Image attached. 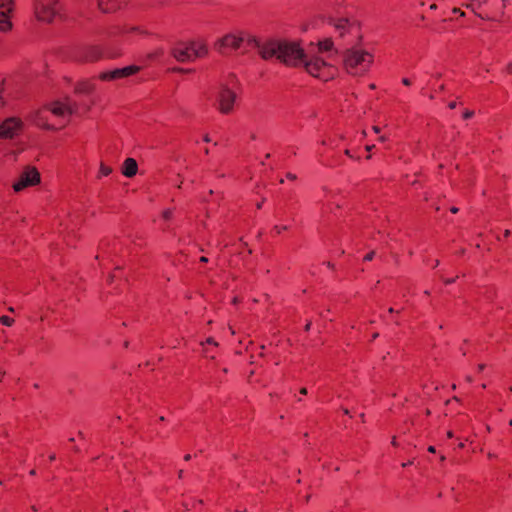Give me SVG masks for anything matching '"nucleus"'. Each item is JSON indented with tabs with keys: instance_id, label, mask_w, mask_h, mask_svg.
I'll use <instances>...</instances> for the list:
<instances>
[{
	"instance_id": "nucleus-1",
	"label": "nucleus",
	"mask_w": 512,
	"mask_h": 512,
	"mask_svg": "<svg viewBox=\"0 0 512 512\" xmlns=\"http://www.w3.org/2000/svg\"><path fill=\"white\" fill-rule=\"evenodd\" d=\"M77 105L69 99L56 100L29 113L27 119L42 130L56 131L68 125Z\"/></svg>"
},
{
	"instance_id": "nucleus-2",
	"label": "nucleus",
	"mask_w": 512,
	"mask_h": 512,
	"mask_svg": "<svg viewBox=\"0 0 512 512\" xmlns=\"http://www.w3.org/2000/svg\"><path fill=\"white\" fill-rule=\"evenodd\" d=\"M375 62L373 50L361 45L347 48L342 53L343 70L352 77H364L372 69Z\"/></svg>"
},
{
	"instance_id": "nucleus-3",
	"label": "nucleus",
	"mask_w": 512,
	"mask_h": 512,
	"mask_svg": "<svg viewBox=\"0 0 512 512\" xmlns=\"http://www.w3.org/2000/svg\"><path fill=\"white\" fill-rule=\"evenodd\" d=\"M208 45L203 39H195L177 44L173 50V57L179 62H193L208 55Z\"/></svg>"
},
{
	"instance_id": "nucleus-4",
	"label": "nucleus",
	"mask_w": 512,
	"mask_h": 512,
	"mask_svg": "<svg viewBox=\"0 0 512 512\" xmlns=\"http://www.w3.org/2000/svg\"><path fill=\"white\" fill-rule=\"evenodd\" d=\"M302 66L312 77L329 81L337 74V68L319 55L306 54Z\"/></svg>"
},
{
	"instance_id": "nucleus-5",
	"label": "nucleus",
	"mask_w": 512,
	"mask_h": 512,
	"mask_svg": "<svg viewBox=\"0 0 512 512\" xmlns=\"http://www.w3.org/2000/svg\"><path fill=\"white\" fill-rule=\"evenodd\" d=\"M465 7L476 12L482 19L495 21L504 15L506 4L505 0H471Z\"/></svg>"
},
{
	"instance_id": "nucleus-6",
	"label": "nucleus",
	"mask_w": 512,
	"mask_h": 512,
	"mask_svg": "<svg viewBox=\"0 0 512 512\" xmlns=\"http://www.w3.org/2000/svg\"><path fill=\"white\" fill-rule=\"evenodd\" d=\"M251 36L243 30H234L224 34L214 43L215 49L222 53H229L240 49L245 42L249 43Z\"/></svg>"
},
{
	"instance_id": "nucleus-7",
	"label": "nucleus",
	"mask_w": 512,
	"mask_h": 512,
	"mask_svg": "<svg viewBox=\"0 0 512 512\" xmlns=\"http://www.w3.org/2000/svg\"><path fill=\"white\" fill-rule=\"evenodd\" d=\"M279 49V61L292 67L302 66L306 54L299 43L280 41Z\"/></svg>"
},
{
	"instance_id": "nucleus-8",
	"label": "nucleus",
	"mask_w": 512,
	"mask_h": 512,
	"mask_svg": "<svg viewBox=\"0 0 512 512\" xmlns=\"http://www.w3.org/2000/svg\"><path fill=\"white\" fill-rule=\"evenodd\" d=\"M41 183V174L35 166L27 165L20 172L12 184L15 193H20L28 188L35 187Z\"/></svg>"
},
{
	"instance_id": "nucleus-9",
	"label": "nucleus",
	"mask_w": 512,
	"mask_h": 512,
	"mask_svg": "<svg viewBox=\"0 0 512 512\" xmlns=\"http://www.w3.org/2000/svg\"><path fill=\"white\" fill-rule=\"evenodd\" d=\"M59 11V0H35L34 12L39 21L51 23Z\"/></svg>"
},
{
	"instance_id": "nucleus-10",
	"label": "nucleus",
	"mask_w": 512,
	"mask_h": 512,
	"mask_svg": "<svg viewBox=\"0 0 512 512\" xmlns=\"http://www.w3.org/2000/svg\"><path fill=\"white\" fill-rule=\"evenodd\" d=\"M24 129V122L19 117H9L0 122V139H12Z\"/></svg>"
},
{
	"instance_id": "nucleus-11",
	"label": "nucleus",
	"mask_w": 512,
	"mask_h": 512,
	"mask_svg": "<svg viewBox=\"0 0 512 512\" xmlns=\"http://www.w3.org/2000/svg\"><path fill=\"white\" fill-rule=\"evenodd\" d=\"M236 94L229 88H222L217 98V109L221 114H231L234 110Z\"/></svg>"
},
{
	"instance_id": "nucleus-12",
	"label": "nucleus",
	"mask_w": 512,
	"mask_h": 512,
	"mask_svg": "<svg viewBox=\"0 0 512 512\" xmlns=\"http://www.w3.org/2000/svg\"><path fill=\"white\" fill-rule=\"evenodd\" d=\"M14 0H0V31L8 32L12 29V17L14 13Z\"/></svg>"
},
{
	"instance_id": "nucleus-13",
	"label": "nucleus",
	"mask_w": 512,
	"mask_h": 512,
	"mask_svg": "<svg viewBox=\"0 0 512 512\" xmlns=\"http://www.w3.org/2000/svg\"><path fill=\"white\" fill-rule=\"evenodd\" d=\"M139 67L135 65L126 66L124 68L114 69L112 71L102 72L98 78L102 81H113L136 74Z\"/></svg>"
},
{
	"instance_id": "nucleus-14",
	"label": "nucleus",
	"mask_w": 512,
	"mask_h": 512,
	"mask_svg": "<svg viewBox=\"0 0 512 512\" xmlns=\"http://www.w3.org/2000/svg\"><path fill=\"white\" fill-rule=\"evenodd\" d=\"M127 4V0H98V7L104 13L115 12Z\"/></svg>"
},
{
	"instance_id": "nucleus-15",
	"label": "nucleus",
	"mask_w": 512,
	"mask_h": 512,
	"mask_svg": "<svg viewBox=\"0 0 512 512\" xmlns=\"http://www.w3.org/2000/svg\"><path fill=\"white\" fill-rule=\"evenodd\" d=\"M278 48H280V42H271L267 43L260 49V55L263 59L268 60L271 58H277L279 59V51Z\"/></svg>"
},
{
	"instance_id": "nucleus-16",
	"label": "nucleus",
	"mask_w": 512,
	"mask_h": 512,
	"mask_svg": "<svg viewBox=\"0 0 512 512\" xmlns=\"http://www.w3.org/2000/svg\"><path fill=\"white\" fill-rule=\"evenodd\" d=\"M122 174L125 177L132 178L138 172V164L134 158H127L122 165Z\"/></svg>"
},
{
	"instance_id": "nucleus-17",
	"label": "nucleus",
	"mask_w": 512,
	"mask_h": 512,
	"mask_svg": "<svg viewBox=\"0 0 512 512\" xmlns=\"http://www.w3.org/2000/svg\"><path fill=\"white\" fill-rule=\"evenodd\" d=\"M102 56V51L98 46H90L84 50V55L81 57V60L87 62H94L100 59Z\"/></svg>"
},
{
	"instance_id": "nucleus-18",
	"label": "nucleus",
	"mask_w": 512,
	"mask_h": 512,
	"mask_svg": "<svg viewBox=\"0 0 512 512\" xmlns=\"http://www.w3.org/2000/svg\"><path fill=\"white\" fill-rule=\"evenodd\" d=\"M75 91L83 94H91L95 91V84L91 81H83L76 85Z\"/></svg>"
},
{
	"instance_id": "nucleus-19",
	"label": "nucleus",
	"mask_w": 512,
	"mask_h": 512,
	"mask_svg": "<svg viewBox=\"0 0 512 512\" xmlns=\"http://www.w3.org/2000/svg\"><path fill=\"white\" fill-rule=\"evenodd\" d=\"M333 46V41L330 38H326L318 42L317 49L319 53L328 52L332 50Z\"/></svg>"
},
{
	"instance_id": "nucleus-20",
	"label": "nucleus",
	"mask_w": 512,
	"mask_h": 512,
	"mask_svg": "<svg viewBox=\"0 0 512 512\" xmlns=\"http://www.w3.org/2000/svg\"><path fill=\"white\" fill-rule=\"evenodd\" d=\"M112 171L113 170L109 165L101 162L98 171V178L107 177L112 173Z\"/></svg>"
},
{
	"instance_id": "nucleus-21",
	"label": "nucleus",
	"mask_w": 512,
	"mask_h": 512,
	"mask_svg": "<svg viewBox=\"0 0 512 512\" xmlns=\"http://www.w3.org/2000/svg\"><path fill=\"white\" fill-rule=\"evenodd\" d=\"M0 323L4 326L10 327L13 325L14 319L9 316L3 315L0 317Z\"/></svg>"
},
{
	"instance_id": "nucleus-22",
	"label": "nucleus",
	"mask_w": 512,
	"mask_h": 512,
	"mask_svg": "<svg viewBox=\"0 0 512 512\" xmlns=\"http://www.w3.org/2000/svg\"><path fill=\"white\" fill-rule=\"evenodd\" d=\"M287 230H288V226L287 225H275L274 228H273V231L277 235H280V234H282L283 232H285Z\"/></svg>"
},
{
	"instance_id": "nucleus-23",
	"label": "nucleus",
	"mask_w": 512,
	"mask_h": 512,
	"mask_svg": "<svg viewBox=\"0 0 512 512\" xmlns=\"http://www.w3.org/2000/svg\"><path fill=\"white\" fill-rule=\"evenodd\" d=\"M3 84H0V107H4L6 105V101L2 96Z\"/></svg>"
},
{
	"instance_id": "nucleus-24",
	"label": "nucleus",
	"mask_w": 512,
	"mask_h": 512,
	"mask_svg": "<svg viewBox=\"0 0 512 512\" xmlns=\"http://www.w3.org/2000/svg\"><path fill=\"white\" fill-rule=\"evenodd\" d=\"M452 13H455L456 15H459L460 17H464L465 16V12L462 11L460 8H457V7H454L452 9Z\"/></svg>"
},
{
	"instance_id": "nucleus-25",
	"label": "nucleus",
	"mask_w": 512,
	"mask_h": 512,
	"mask_svg": "<svg viewBox=\"0 0 512 512\" xmlns=\"http://www.w3.org/2000/svg\"><path fill=\"white\" fill-rule=\"evenodd\" d=\"M203 352H204L205 357H209L211 359L215 358V355L213 353H211V350H209L208 348H205L203 350Z\"/></svg>"
},
{
	"instance_id": "nucleus-26",
	"label": "nucleus",
	"mask_w": 512,
	"mask_h": 512,
	"mask_svg": "<svg viewBox=\"0 0 512 512\" xmlns=\"http://www.w3.org/2000/svg\"><path fill=\"white\" fill-rule=\"evenodd\" d=\"M374 251H371L369 253H367L365 256H364V261H371L374 257Z\"/></svg>"
},
{
	"instance_id": "nucleus-27",
	"label": "nucleus",
	"mask_w": 512,
	"mask_h": 512,
	"mask_svg": "<svg viewBox=\"0 0 512 512\" xmlns=\"http://www.w3.org/2000/svg\"><path fill=\"white\" fill-rule=\"evenodd\" d=\"M205 343L209 344V345H213L215 347L218 346V343L213 338H208Z\"/></svg>"
},
{
	"instance_id": "nucleus-28",
	"label": "nucleus",
	"mask_w": 512,
	"mask_h": 512,
	"mask_svg": "<svg viewBox=\"0 0 512 512\" xmlns=\"http://www.w3.org/2000/svg\"><path fill=\"white\" fill-rule=\"evenodd\" d=\"M157 2V4H159L160 6H165L169 3L170 0H155Z\"/></svg>"
},
{
	"instance_id": "nucleus-29",
	"label": "nucleus",
	"mask_w": 512,
	"mask_h": 512,
	"mask_svg": "<svg viewBox=\"0 0 512 512\" xmlns=\"http://www.w3.org/2000/svg\"><path fill=\"white\" fill-rule=\"evenodd\" d=\"M472 115H473V112H472V111H466V112L463 114V117H464L465 119H468V118L472 117Z\"/></svg>"
},
{
	"instance_id": "nucleus-30",
	"label": "nucleus",
	"mask_w": 512,
	"mask_h": 512,
	"mask_svg": "<svg viewBox=\"0 0 512 512\" xmlns=\"http://www.w3.org/2000/svg\"><path fill=\"white\" fill-rule=\"evenodd\" d=\"M402 83H403L405 86H410V85H411V81H410V79H408V78H403V79H402Z\"/></svg>"
},
{
	"instance_id": "nucleus-31",
	"label": "nucleus",
	"mask_w": 512,
	"mask_h": 512,
	"mask_svg": "<svg viewBox=\"0 0 512 512\" xmlns=\"http://www.w3.org/2000/svg\"><path fill=\"white\" fill-rule=\"evenodd\" d=\"M344 154H345L346 156L350 157V158H353V155L351 154V152H350V150H349V149H346V150L344 151Z\"/></svg>"
},
{
	"instance_id": "nucleus-32",
	"label": "nucleus",
	"mask_w": 512,
	"mask_h": 512,
	"mask_svg": "<svg viewBox=\"0 0 512 512\" xmlns=\"http://www.w3.org/2000/svg\"><path fill=\"white\" fill-rule=\"evenodd\" d=\"M299 392H300L301 395H306L307 394V389L305 387H303V388L300 389Z\"/></svg>"
},
{
	"instance_id": "nucleus-33",
	"label": "nucleus",
	"mask_w": 512,
	"mask_h": 512,
	"mask_svg": "<svg viewBox=\"0 0 512 512\" xmlns=\"http://www.w3.org/2000/svg\"><path fill=\"white\" fill-rule=\"evenodd\" d=\"M170 216H171V212H170V211H165V212H164V217H165L166 219H169V218H170Z\"/></svg>"
},
{
	"instance_id": "nucleus-34",
	"label": "nucleus",
	"mask_w": 512,
	"mask_h": 512,
	"mask_svg": "<svg viewBox=\"0 0 512 512\" xmlns=\"http://www.w3.org/2000/svg\"><path fill=\"white\" fill-rule=\"evenodd\" d=\"M428 451H429L430 453H435V452H436V450H435V447H434V446H429V447H428Z\"/></svg>"
},
{
	"instance_id": "nucleus-35",
	"label": "nucleus",
	"mask_w": 512,
	"mask_h": 512,
	"mask_svg": "<svg viewBox=\"0 0 512 512\" xmlns=\"http://www.w3.org/2000/svg\"><path fill=\"white\" fill-rule=\"evenodd\" d=\"M450 211L453 213V214H456L458 212V208L457 207H451L450 208Z\"/></svg>"
},
{
	"instance_id": "nucleus-36",
	"label": "nucleus",
	"mask_w": 512,
	"mask_h": 512,
	"mask_svg": "<svg viewBox=\"0 0 512 512\" xmlns=\"http://www.w3.org/2000/svg\"><path fill=\"white\" fill-rule=\"evenodd\" d=\"M430 10H436L437 9V4L433 3L429 6Z\"/></svg>"
},
{
	"instance_id": "nucleus-37",
	"label": "nucleus",
	"mask_w": 512,
	"mask_h": 512,
	"mask_svg": "<svg viewBox=\"0 0 512 512\" xmlns=\"http://www.w3.org/2000/svg\"><path fill=\"white\" fill-rule=\"evenodd\" d=\"M372 129H373V131L375 133H379L380 132V128L378 126H373Z\"/></svg>"
},
{
	"instance_id": "nucleus-38",
	"label": "nucleus",
	"mask_w": 512,
	"mask_h": 512,
	"mask_svg": "<svg viewBox=\"0 0 512 512\" xmlns=\"http://www.w3.org/2000/svg\"><path fill=\"white\" fill-rule=\"evenodd\" d=\"M200 261H201V262H203V263H206V262H208V259H207V257L202 256V257L200 258Z\"/></svg>"
},
{
	"instance_id": "nucleus-39",
	"label": "nucleus",
	"mask_w": 512,
	"mask_h": 512,
	"mask_svg": "<svg viewBox=\"0 0 512 512\" xmlns=\"http://www.w3.org/2000/svg\"><path fill=\"white\" fill-rule=\"evenodd\" d=\"M365 148L367 151H371L374 148V145H367Z\"/></svg>"
},
{
	"instance_id": "nucleus-40",
	"label": "nucleus",
	"mask_w": 512,
	"mask_h": 512,
	"mask_svg": "<svg viewBox=\"0 0 512 512\" xmlns=\"http://www.w3.org/2000/svg\"><path fill=\"white\" fill-rule=\"evenodd\" d=\"M387 140V138L385 136H380L379 137V141L380 142H385Z\"/></svg>"
},
{
	"instance_id": "nucleus-41",
	"label": "nucleus",
	"mask_w": 512,
	"mask_h": 512,
	"mask_svg": "<svg viewBox=\"0 0 512 512\" xmlns=\"http://www.w3.org/2000/svg\"><path fill=\"white\" fill-rule=\"evenodd\" d=\"M447 437H448V438H452V437H453V432H452L451 430H449V431L447 432Z\"/></svg>"
},
{
	"instance_id": "nucleus-42",
	"label": "nucleus",
	"mask_w": 512,
	"mask_h": 512,
	"mask_svg": "<svg viewBox=\"0 0 512 512\" xmlns=\"http://www.w3.org/2000/svg\"><path fill=\"white\" fill-rule=\"evenodd\" d=\"M287 177L291 180H294L295 179V176L294 175H291V174H288Z\"/></svg>"
},
{
	"instance_id": "nucleus-43",
	"label": "nucleus",
	"mask_w": 512,
	"mask_h": 512,
	"mask_svg": "<svg viewBox=\"0 0 512 512\" xmlns=\"http://www.w3.org/2000/svg\"><path fill=\"white\" fill-rule=\"evenodd\" d=\"M410 464H412V462L403 463V464H402V466H403V467H406V466H409Z\"/></svg>"
},
{
	"instance_id": "nucleus-44",
	"label": "nucleus",
	"mask_w": 512,
	"mask_h": 512,
	"mask_svg": "<svg viewBox=\"0 0 512 512\" xmlns=\"http://www.w3.org/2000/svg\"><path fill=\"white\" fill-rule=\"evenodd\" d=\"M458 447H459L460 449L464 448V443H462V442H461V443H459Z\"/></svg>"
},
{
	"instance_id": "nucleus-45",
	"label": "nucleus",
	"mask_w": 512,
	"mask_h": 512,
	"mask_svg": "<svg viewBox=\"0 0 512 512\" xmlns=\"http://www.w3.org/2000/svg\"><path fill=\"white\" fill-rule=\"evenodd\" d=\"M445 459H446V458H445V456H444V455H442V456L440 457V461H441V462L445 461Z\"/></svg>"
},
{
	"instance_id": "nucleus-46",
	"label": "nucleus",
	"mask_w": 512,
	"mask_h": 512,
	"mask_svg": "<svg viewBox=\"0 0 512 512\" xmlns=\"http://www.w3.org/2000/svg\"><path fill=\"white\" fill-rule=\"evenodd\" d=\"M204 141L209 142V137H208V135H206V136L204 137Z\"/></svg>"
},
{
	"instance_id": "nucleus-47",
	"label": "nucleus",
	"mask_w": 512,
	"mask_h": 512,
	"mask_svg": "<svg viewBox=\"0 0 512 512\" xmlns=\"http://www.w3.org/2000/svg\"><path fill=\"white\" fill-rule=\"evenodd\" d=\"M449 107H450V108H454V107H455V103H450V104H449Z\"/></svg>"
},
{
	"instance_id": "nucleus-48",
	"label": "nucleus",
	"mask_w": 512,
	"mask_h": 512,
	"mask_svg": "<svg viewBox=\"0 0 512 512\" xmlns=\"http://www.w3.org/2000/svg\"><path fill=\"white\" fill-rule=\"evenodd\" d=\"M309 328H310V324H307V325L305 326V329H306V330H309Z\"/></svg>"
},
{
	"instance_id": "nucleus-49",
	"label": "nucleus",
	"mask_w": 512,
	"mask_h": 512,
	"mask_svg": "<svg viewBox=\"0 0 512 512\" xmlns=\"http://www.w3.org/2000/svg\"><path fill=\"white\" fill-rule=\"evenodd\" d=\"M392 444H393L394 446L396 445V440H395V438H393V440H392Z\"/></svg>"
},
{
	"instance_id": "nucleus-50",
	"label": "nucleus",
	"mask_w": 512,
	"mask_h": 512,
	"mask_svg": "<svg viewBox=\"0 0 512 512\" xmlns=\"http://www.w3.org/2000/svg\"><path fill=\"white\" fill-rule=\"evenodd\" d=\"M35 473H36V472H35V470H31V471H30V474H31V475H35Z\"/></svg>"
},
{
	"instance_id": "nucleus-51",
	"label": "nucleus",
	"mask_w": 512,
	"mask_h": 512,
	"mask_svg": "<svg viewBox=\"0 0 512 512\" xmlns=\"http://www.w3.org/2000/svg\"><path fill=\"white\" fill-rule=\"evenodd\" d=\"M370 88H371V89H375V84H371V85H370Z\"/></svg>"
},
{
	"instance_id": "nucleus-52",
	"label": "nucleus",
	"mask_w": 512,
	"mask_h": 512,
	"mask_svg": "<svg viewBox=\"0 0 512 512\" xmlns=\"http://www.w3.org/2000/svg\"><path fill=\"white\" fill-rule=\"evenodd\" d=\"M189 458H190V455L185 456V460H189Z\"/></svg>"
},
{
	"instance_id": "nucleus-53",
	"label": "nucleus",
	"mask_w": 512,
	"mask_h": 512,
	"mask_svg": "<svg viewBox=\"0 0 512 512\" xmlns=\"http://www.w3.org/2000/svg\"><path fill=\"white\" fill-rule=\"evenodd\" d=\"M509 425L512 426V419L509 421Z\"/></svg>"
},
{
	"instance_id": "nucleus-54",
	"label": "nucleus",
	"mask_w": 512,
	"mask_h": 512,
	"mask_svg": "<svg viewBox=\"0 0 512 512\" xmlns=\"http://www.w3.org/2000/svg\"><path fill=\"white\" fill-rule=\"evenodd\" d=\"M509 390L512 392V386L509 388Z\"/></svg>"
}]
</instances>
